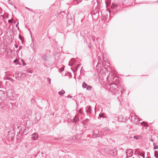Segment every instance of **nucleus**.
<instances>
[{
	"label": "nucleus",
	"mask_w": 158,
	"mask_h": 158,
	"mask_svg": "<svg viewBox=\"0 0 158 158\" xmlns=\"http://www.w3.org/2000/svg\"><path fill=\"white\" fill-rule=\"evenodd\" d=\"M140 156H143V158H144V153H140Z\"/></svg>",
	"instance_id": "24"
},
{
	"label": "nucleus",
	"mask_w": 158,
	"mask_h": 158,
	"mask_svg": "<svg viewBox=\"0 0 158 158\" xmlns=\"http://www.w3.org/2000/svg\"><path fill=\"white\" fill-rule=\"evenodd\" d=\"M99 117L100 118L103 117V115L102 114H100L99 116Z\"/></svg>",
	"instance_id": "35"
},
{
	"label": "nucleus",
	"mask_w": 158,
	"mask_h": 158,
	"mask_svg": "<svg viewBox=\"0 0 158 158\" xmlns=\"http://www.w3.org/2000/svg\"><path fill=\"white\" fill-rule=\"evenodd\" d=\"M89 120V119H88V118H86V120Z\"/></svg>",
	"instance_id": "48"
},
{
	"label": "nucleus",
	"mask_w": 158,
	"mask_h": 158,
	"mask_svg": "<svg viewBox=\"0 0 158 158\" xmlns=\"http://www.w3.org/2000/svg\"><path fill=\"white\" fill-rule=\"evenodd\" d=\"M55 139L56 140H58L59 139H57V138H56Z\"/></svg>",
	"instance_id": "47"
},
{
	"label": "nucleus",
	"mask_w": 158,
	"mask_h": 158,
	"mask_svg": "<svg viewBox=\"0 0 158 158\" xmlns=\"http://www.w3.org/2000/svg\"><path fill=\"white\" fill-rule=\"evenodd\" d=\"M118 89H120L121 93V94H122L125 90L124 85H121L120 86H118Z\"/></svg>",
	"instance_id": "6"
},
{
	"label": "nucleus",
	"mask_w": 158,
	"mask_h": 158,
	"mask_svg": "<svg viewBox=\"0 0 158 158\" xmlns=\"http://www.w3.org/2000/svg\"><path fill=\"white\" fill-rule=\"evenodd\" d=\"M6 55L8 57H10L12 52V50L9 48H7L6 49Z\"/></svg>",
	"instance_id": "4"
},
{
	"label": "nucleus",
	"mask_w": 158,
	"mask_h": 158,
	"mask_svg": "<svg viewBox=\"0 0 158 158\" xmlns=\"http://www.w3.org/2000/svg\"><path fill=\"white\" fill-rule=\"evenodd\" d=\"M82 0H75L74 2L75 4H77L80 2L82 1Z\"/></svg>",
	"instance_id": "21"
},
{
	"label": "nucleus",
	"mask_w": 158,
	"mask_h": 158,
	"mask_svg": "<svg viewBox=\"0 0 158 158\" xmlns=\"http://www.w3.org/2000/svg\"><path fill=\"white\" fill-rule=\"evenodd\" d=\"M14 62L15 63H16V64H19L20 65V64H19V60H18L17 59H15L14 61Z\"/></svg>",
	"instance_id": "20"
},
{
	"label": "nucleus",
	"mask_w": 158,
	"mask_h": 158,
	"mask_svg": "<svg viewBox=\"0 0 158 158\" xmlns=\"http://www.w3.org/2000/svg\"><path fill=\"white\" fill-rule=\"evenodd\" d=\"M111 85L109 89V91L114 94H115L117 92V90L116 88L118 86H117V85L113 84H112Z\"/></svg>",
	"instance_id": "1"
},
{
	"label": "nucleus",
	"mask_w": 158,
	"mask_h": 158,
	"mask_svg": "<svg viewBox=\"0 0 158 158\" xmlns=\"http://www.w3.org/2000/svg\"><path fill=\"white\" fill-rule=\"evenodd\" d=\"M42 59L45 61H47L48 60V56L46 54H44L42 57Z\"/></svg>",
	"instance_id": "9"
},
{
	"label": "nucleus",
	"mask_w": 158,
	"mask_h": 158,
	"mask_svg": "<svg viewBox=\"0 0 158 158\" xmlns=\"http://www.w3.org/2000/svg\"><path fill=\"white\" fill-rule=\"evenodd\" d=\"M93 136L94 138H95V134H93Z\"/></svg>",
	"instance_id": "46"
},
{
	"label": "nucleus",
	"mask_w": 158,
	"mask_h": 158,
	"mask_svg": "<svg viewBox=\"0 0 158 158\" xmlns=\"http://www.w3.org/2000/svg\"><path fill=\"white\" fill-rule=\"evenodd\" d=\"M79 119L78 118H74V121L75 122H77L79 120Z\"/></svg>",
	"instance_id": "28"
},
{
	"label": "nucleus",
	"mask_w": 158,
	"mask_h": 158,
	"mask_svg": "<svg viewBox=\"0 0 158 158\" xmlns=\"http://www.w3.org/2000/svg\"><path fill=\"white\" fill-rule=\"evenodd\" d=\"M29 10L31 12H33V10L32 9H30V10Z\"/></svg>",
	"instance_id": "44"
},
{
	"label": "nucleus",
	"mask_w": 158,
	"mask_h": 158,
	"mask_svg": "<svg viewBox=\"0 0 158 158\" xmlns=\"http://www.w3.org/2000/svg\"><path fill=\"white\" fill-rule=\"evenodd\" d=\"M6 97L5 92L2 90H0V100L2 101L5 100Z\"/></svg>",
	"instance_id": "3"
},
{
	"label": "nucleus",
	"mask_w": 158,
	"mask_h": 158,
	"mask_svg": "<svg viewBox=\"0 0 158 158\" xmlns=\"http://www.w3.org/2000/svg\"><path fill=\"white\" fill-rule=\"evenodd\" d=\"M26 9H27V10H30V9L28 7H25Z\"/></svg>",
	"instance_id": "41"
},
{
	"label": "nucleus",
	"mask_w": 158,
	"mask_h": 158,
	"mask_svg": "<svg viewBox=\"0 0 158 158\" xmlns=\"http://www.w3.org/2000/svg\"><path fill=\"white\" fill-rule=\"evenodd\" d=\"M18 47V45H15V47L16 48H17Z\"/></svg>",
	"instance_id": "42"
},
{
	"label": "nucleus",
	"mask_w": 158,
	"mask_h": 158,
	"mask_svg": "<svg viewBox=\"0 0 158 158\" xmlns=\"http://www.w3.org/2000/svg\"><path fill=\"white\" fill-rule=\"evenodd\" d=\"M141 124H142L144 127H148V125L147 123L143 122L141 123Z\"/></svg>",
	"instance_id": "22"
},
{
	"label": "nucleus",
	"mask_w": 158,
	"mask_h": 158,
	"mask_svg": "<svg viewBox=\"0 0 158 158\" xmlns=\"http://www.w3.org/2000/svg\"><path fill=\"white\" fill-rule=\"evenodd\" d=\"M74 64V62L73 63H71V62H69V65L70 66H72L73 65V64Z\"/></svg>",
	"instance_id": "26"
},
{
	"label": "nucleus",
	"mask_w": 158,
	"mask_h": 158,
	"mask_svg": "<svg viewBox=\"0 0 158 158\" xmlns=\"http://www.w3.org/2000/svg\"><path fill=\"white\" fill-rule=\"evenodd\" d=\"M68 98H72V96H70V95H68V97H67Z\"/></svg>",
	"instance_id": "39"
},
{
	"label": "nucleus",
	"mask_w": 158,
	"mask_h": 158,
	"mask_svg": "<svg viewBox=\"0 0 158 158\" xmlns=\"http://www.w3.org/2000/svg\"><path fill=\"white\" fill-rule=\"evenodd\" d=\"M78 112L80 113H81V114H83V111H82V110L81 109L79 110V111H78Z\"/></svg>",
	"instance_id": "30"
},
{
	"label": "nucleus",
	"mask_w": 158,
	"mask_h": 158,
	"mask_svg": "<svg viewBox=\"0 0 158 158\" xmlns=\"http://www.w3.org/2000/svg\"><path fill=\"white\" fill-rule=\"evenodd\" d=\"M70 62H71V63H73V62H74V63L75 62V60H74V59H73L71 60Z\"/></svg>",
	"instance_id": "31"
},
{
	"label": "nucleus",
	"mask_w": 158,
	"mask_h": 158,
	"mask_svg": "<svg viewBox=\"0 0 158 158\" xmlns=\"http://www.w3.org/2000/svg\"><path fill=\"white\" fill-rule=\"evenodd\" d=\"M87 85L85 82H83L82 85V86L84 88H85L87 86Z\"/></svg>",
	"instance_id": "16"
},
{
	"label": "nucleus",
	"mask_w": 158,
	"mask_h": 158,
	"mask_svg": "<svg viewBox=\"0 0 158 158\" xmlns=\"http://www.w3.org/2000/svg\"><path fill=\"white\" fill-rule=\"evenodd\" d=\"M141 138H142V136L140 135H136V136H134L133 137L134 138L137 140H138L139 139H141Z\"/></svg>",
	"instance_id": "12"
},
{
	"label": "nucleus",
	"mask_w": 158,
	"mask_h": 158,
	"mask_svg": "<svg viewBox=\"0 0 158 158\" xmlns=\"http://www.w3.org/2000/svg\"><path fill=\"white\" fill-rule=\"evenodd\" d=\"M86 112L88 113L91 114V106H89L86 107Z\"/></svg>",
	"instance_id": "8"
},
{
	"label": "nucleus",
	"mask_w": 158,
	"mask_h": 158,
	"mask_svg": "<svg viewBox=\"0 0 158 158\" xmlns=\"http://www.w3.org/2000/svg\"><path fill=\"white\" fill-rule=\"evenodd\" d=\"M39 137L38 134L36 133H34L32 134V139L33 140H36Z\"/></svg>",
	"instance_id": "5"
},
{
	"label": "nucleus",
	"mask_w": 158,
	"mask_h": 158,
	"mask_svg": "<svg viewBox=\"0 0 158 158\" xmlns=\"http://www.w3.org/2000/svg\"><path fill=\"white\" fill-rule=\"evenodd\" d=\"M132 152V150L130 149H129L127 150L126 152L127 156L128 157L131 156L132 155L131 154V153Z\"/></svg>",
	"instance_id": "7"
},
{
	"label": "nucleus",
	"mask_w": 158,
	"mask_h": 158,
	"mask_svg": "<svg viewBox=\"0 0 158 158\" xmlns=\"http://www.w3.org/2000/svg\"><path fill=\"white\" fill-rule=\"evenodd\" d=\"M92 39L94 41H95V37H92Z\"/></svg>",
	"instance_id": "36"
},
{
	"label": "nucleus",
	"mask_w": 158,
	"mask_h": 158,
	"mask_svg": "<svg viewBox=\"0 0 158 158\" xmlns=\"http://www.w3.org/2000/svg\"><path fill=\"white\" fill-rule=\"evenodd\" d=\"M150 141L153 142V139H150Z\"/></svg>",
	"instance_id": "43"
},
{
	"label": "nucleus",
	"mask_w": 158,
	"mask_h": 158,
	"mask_svg": "<svg viewBox=\"0 0 158 158\" xmlns=\"http://www.w3.org/2000/svg\"><path fill=\"white\" fill-rule=\"evenodd\" d=\"M22 48V46H19V50H20Z\"/></svg>",
	"instance_id": "38"
},
{
	"label": "nucleus",
	"mask_w": 158,
	"mask_h": 158,
	"mask_svg": "<svg viewBox=\"0 0 158 158\" xmlns=\"http://www.w3.org/2000/svg\"><path fill=\"white\" fill-rule=\"evenodd\" d=\"M97 136V135H96L95 137Z\"/></svg>",
	"instance_id": "53"
},
{
	"label": "nucleus",
	"mask_w": 158,
	"mask_h": 158,
	"mask_svg": "<svg viewBox=\"0 0 158 158\" xmlns=\"http://www.w3.org/2000/svg\"><path fill=\"white\" fill-rule=\"evenodd\" d=\"M11 77H6V80H9L10 81V79H11Z\"/></svg>",
	"instance_id": "32"
},
{
	"label": "nucleus",
	"mask_w": 158,
	"mask_h": 158,
	"mask_svg": "<svg viewBox=\"0 0 158 158\" xmlns=\"http://www.w3.org/2000/svg\"><path fill=\"white\" fill-rule=\"evenodd\" d=\"M10 81L13 82L14 81V80L13 78H11V79H10Z\"/></svg>",
	"instance_id": "37"
},
{
	"label": "nucleus",
	"mask_w": 158,
	"mask_h": 158,
	"mask_svg": "<svg viewBox=\"0 0 158 158\" xmlns=\"http://www.w3.org/2000/svg\"><path fill=\"white\" fill-rule=\"evenodd\" d=\"M19 74H19V73L16 74V75H19Z\"/></svg>",
	"instance_id": "49"
},
{
	"label": "nucleus",
	"mask_w": 158,
	"mask_h": 158,
	"mask_svg": "<svg viewBox=\"0 0 158 158\" xmlns=\"http://www.w3.org/2000/svg\"><path fill=\"white\" fill-rule=\"evenodd\" d=\"M118 120L120 122H124L125 120V118H123L122 116H119L118 118Z\"/></svg>",
	"instance_id": "11"
},
{
	"label": "nucleus",
	"mask_w": 158,
	"mask_h": 158,
	"mask_svg": "<svg viewBox=\"0 0 158 158\" xmlns=\"http://www.w3.org/2000/svg\"><path fill=\"white\" fill-rule=\"evenodd\" d=\"M95 4H96V3L94 2V6H95ZM96 5L97 4V2L96 3Z\"/></svg>",
	"instance_id": "45"
},
{
	"label": "nucleus",
	"mask_w": 158,
	"mask_h": 158,
	"mask_svg": "<svg viewBox=\"0 0 158 158\" xmlns=\"http://www.w3.org/2000/svg\"><path fill=\"white\" fill-rule=\"evenodd\" d=\"M131 120L132 122L135 124H138L139 123L138 118L135 115L131 116Z\"/></svg>",
	"instance_id": "2"
},
{
	"label": "nucleus",
	"mask_w": 158,
	"mask_h": 158,
	"mask_svg": "<svg viewBox=\"0 0 158 158\" xmlns=\"http://www.w3.org/2000/svg\"><path fill=\"white\" fill-rule=\"evenodd\" d=\"M4 50V48H2L1 46H0V54H2Z\"/></svg>",
	"instance_id": "17"
},
{
	"label": "nucleus",
	"mask_w": 158,
	"mask_h": 158,
	"mask_svg": "<svg viewBox=\"0 0 158 158\" xmlns=\"http://www.w3.org/2000/svg\"><path fill=\"white\" fill-rule=\"evenodd\" d=\"M81 65V64H79L77 65V66L76 68V69L77 70L78 68L79 67V66Z\"/></svg>",
	"instance_id": "34"
},
{
	"label": "nucleus",
	"mask_w": 158,
	"mask_h": 158,
	"mask_svg": "<svg viewBox=\"0 0 158 158\" xmlns=\"http://www.w3.org/2000/svg\"><path fill=\"white\" fill-rule=\"evenodd\" d=\"M17 27V24L16 25Z\"/></svg>",
	"instance_id": "52"
},
{
	"label": "nucleus",
	"mask_w": 158,
	"mask_h": 158,
	"mask_svg": "<svg viewBox=\"0 0 158 158\" xmlns=\"http://www.w3.org/2000/svg\"><path fill=\"white\" fill-rule=\"evenodd\" d=\"M21 75H23V74L22 73H20Z\"/></svg>",
	"instance_id": "50"
},
{
	"label": "nucleus",
	"mask_w": 158,
	"mask_h": 158,
	"mask_svg": "<svg viewBox=\"0 0 158 158\" xmlns=\"http://www.w3.org/2000/svg\"><path fill=\"white\" fill-rule=\"evenodd\" d=\"M86 89L90 91L92 89V87L91 86L89 85H87V86L86 87Z\"/></svg>",
	"instance_id": "18"
},
{
	"label": "nucleus",
	"mask_w": 158,
	"mask_h": 158,
	"mask_svg": "<svg viewBox=\"0 0 158 158\" xmlns=\"http://www.w3.org/2000/svg\"><path fill=\"white\" fill-rule=\"evenodd\" d=\"M47 80L49 82V83L50 84V83H51V79L49 78H47Z\"/></svg>",
	"instance_id": "29"
},
{
	"label": "nucleus",
	"mask_w": 158,
	"mask_h": 158,
	"mask_svg": "<svg viewBox=\"0 0 158 158\" xmlns=\"http://www.w3.org/2000/svg\"><path fill=\"white\" fill-rule=\"evenodd\" d=\"M73 23V21L72 19H68L67 20V24L70 25L72 24Z\"/></svg>",
	"instance_id": "10"
},
{
	"label": "nucleus",
	"mask_w": 158,
	"mask_h": 158,
	"mask_svg": "<svg viewBox=\"0 0 158 158\" xmlns=\"http://www.w3.org/2000/svg\"><path fill=\"white\" fill-rule=\"evenodd\" d=\"M118 5L116 4L113 3L112 6H111V8L112 9H114L116 8L117 7Z\"/></svg>",
	"instance_id": "14"
},
{
	"label": "nucleus",
	"mask_w": 158,
	"mask_h": 158,
	"mask_svg": "<svg viewBox=\"0 0 158 158\" xmlns=\"http://www.w3.org/2000/svg\"><path fill=\"white\" fill-rule=\"evenodd\" d=\"M132 138V137H130L129 138V139H130V138Z\"/></svg>",
	"instance_id": "51"
},
{
	"label": "nucleus",
	"mask_w": 158,
	"mask_h": 158,
	"mask_svg": "<svg viewBox=\"0 0 158 158\" xmlns=\"http://www.w3.org/2000/svg\"><path fill=\"white\" fill-rule=\"evenodd\" d=\"M21 60H22V62L23 63V66L26 65V64L24 62V60L23 59H22Z\"/></svg>",
	"instance_id": "27"
},
{
	"label": "nucleus",
	"mask_w": 158,
	"mask_h": 158,
	"mask_svg": "<svg viewBox=\"0 0 158 158\" xmlns=\"http://www.w3.org/2000/svg\"><path fill=\"white\" fill-rule=\"evenodd\" d=\"M64 68H62L60 69L59 71H60V72H62L64 70Z\"/></svg>",
	"instance_id": "33"
},
{
	"label": "nucleus",
	"mask_w": 158,
	"mask_h": 158,
	"mask_svg": "<svg viewBox=\"0 0 158 158\" xmlns=\"http://www.w3.org/2000/svg\"><path fill=\"white\" fill-rule=\"evenodd\" d=\"M65 93V92L63 89L58 92V94L60 96L64 94Z\"/></svg>",
	"instance_id": "13"
},
{
	"label": "nucleus",
	"mask_w": 158,
	"mask_h": 158,
	"mask_svg": "<svg viewBox=\"0 0 158 158\" xmlns=\"http://www.w3.org/2000/svg\"><path fill=\"white\" fill-rule=\"evenodd\" d=\"M153 145H154V149H157L158 148V145H155V144L154 143H153Z\"/></svg>",
	"instance_id": "23"
},
{
	"label": "nucleus",
	"mask_w": 158,
	"mask_h": 158,
	"mask_svg": "<svg viewBox=\"0 0 158 158\" xmlns=\"http://www.w3.org/2000/svg\"><path fill=\"white\" fill-rule=\"evenodd\" d=\"M105 2L106 7H107L108 5H110V4L111 2L110 0H106Z\"/></svg>",
	"instance_id": "15"
},
{
	"label": "nucleus",
	"mask_w": 158,
	"mask_h": 158,
	"mask_svg": "<svg viewBox=\"0 0 158 158\" xmlns=\"http://www.w3.org/2000/svg\"><path fill=\"white\" fill-rule=\"evenodd\" d=\"M19 39H20L21 40H22H22L21 39V36H20V35H19Z\"/></svg>",
	"instance_id": "40"
},
{
	"label": "nucleus",
	"mask_w": 158,
	"mask_h": 158,
	"mask_svg": "<svg viewBox=\"0 0 158 158\" xmlns=\"http://www.w3.org/2000/svg\"><path fill=\"white\" fill-rule=\"evenodd\" d=\"M13 19H10V20H8V22L10 23H13Z\"/></svg>",
	"instance_id": "25"
},
{
	"label": "nucleus",
	"mask_w": 158,
	"mask_h": 158,
	"mask_svg": "<svg viewBox=\"0 0 158 158\" xmlns=\"http://www.w3.org/2000/svg\"><path fill=\"white\" fill-rule=\"evenodd\" d=\"M154 156L156 158H158V153L156 151L154 152Z\"/></svg>",
	"instance_id": "19"
}]
</instances>
